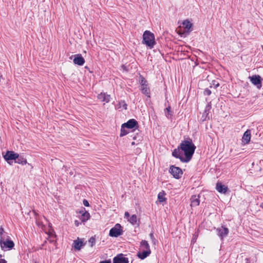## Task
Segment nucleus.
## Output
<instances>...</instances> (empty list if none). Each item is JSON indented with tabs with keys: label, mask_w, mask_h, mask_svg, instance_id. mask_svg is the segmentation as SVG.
Returning <instances> with one entry per match:
<instances>
[{
	"label": "nucleus",
	"mask_w": 263,
	"mask_h": 263,
	"mask_svg": "<svg viewBox=\"0 0 263 263\" xmlns=\"http://www.w3.org/2000/svg\"><path fill=\"white\" fill-rule=\"evenodd\" d=\"M196 148L192 140L188 138L187 140L182 141L177 148L172 152V156L179 159L183 163L189 162L192 158Z\"/></svg>",
	"instance_id": "f257e3e1"
},
{
	"label": "nucleus",
	"mask_w": 263,
	"mask_h": 263,
	"mask_svg": "<svg viewBox=\"0 0 263 263\" xmlns=\"http://www.w3.org/2000/svg\"><path fill=\"white\" fill-rule=\"evenodd\" d=\"M139 127V124L138 121L135 119H130L127 122L124 123L121 125L120 136L123 137L129 133L128 130L125 129H130L133 131H135L136 129Z\"/></svg>",
	"instance_id": "f03ea898"
},
{
	"label": "nucleus",
	"mask_w": 263,
	"mask_h": 263,
	"mask_svg": "<svg viewBox=\"0 0 263 263\" xmlns=\"http://www.w3.org/2000/svg\"><path fill=\"white\" fill-rule=\"evenodd\" d=\"M142 43L145 44L150 49L153 48L156 44L154 33L148 30L145 31L143 34Z\"/></svg>",
	"instance_id": "7ed1b4c3"
},
{
	"label": "nucleus",
	"mask_w": 263,
	"mask_h": 263,
	"mask_svg": "<svg viewBox=\"0 0 263 263\" xmlns=\"http://www.w3.org/2000/svg\"><path fill=\"white\" fill-rule=\"evenodd\" d=\"M216 234L219 236L221 240L226 237L229 233V230L227 225L222 224L220 227L216 229Z\"/></svg>",
	"instance_id": "20e7f679"
},
{
	"label": "nucleus",
	"mask_w": 263,
	"mask_h": 263,
	"mask_svg": "<svg viewBox=\"0 0 263 263\" xmlns=\"http://www.w3.org/2000/svg\"><path fill=\"white\" fill-rule=\"evenodd\" d=\"M140 80L139 83L141 86V91L145 96L150 97V89L148 87V82L142 76H140Z\"/></svg>",
	"instance_id": "39448f33"
},
{
	"label": "nucleus",
	"mask_w": 263,
	"mask_h": 263,
	"mask_svg": "<svg viewBox=\"0 0 263 263\" xmlns=\"http://www.w3.org/2000/svg\"><path fill=\"white\" fill-rule=\"evenodd\" d=\"M0 246L1 249L3 251L10 250L14 248V243L11 239H9V238H7V240L5 241L0 239Z\"/></svg>",
	"instance_id": "423d86ee"
},
{
	"label": "nucleus",
	"mask_w": 263,
	"mask_h": 263,
	"mask_svg": "<svg viewBox=\"0 0 263 263\" xmlns=\"http://www.w3.org/2000/svg\"><path fill=\"white\" fill-rule=\"evenodd\" d=\"M123 231L122 227L119 223H117L113 228H112L109 233V235L111 237H118L122 235Z\"/></svg>",
	"instance_id": "0eeeda50"
},
{
	"label": "nucleus",
	"mask_w": 263,
	"mask_h": 263,
	"mask_svg": "<svg viewBox=\"0 0 263 263\" xmlns=\"http://www.w3.org/2000/svg\"><path fill=\"white\" fill-rule=\"evenodd\" d=\"M249 79L250 82L255 86L257 88L260 89L262 87V82L263 79L258 74H254L252 76H249Z\"/></svg>",
	"instance_id": "6e6552de"
},
{
	"label": "nucleus",
	"mask_w": 263,
	"mask_h": 263,
	"mask_svg": "<svg viewBox=\"0 0 263 263\" xmlns=\"http://www.w3.org/2000/svg\"><path fill=\"white\" fill-rule=\"evenodd\" d=\"M169 172L175 179H177L181 178L183 174V172L181 168L179 167L175 166V165L170 166Z\"/></svg>",
	"instance_id": "1a4fd4ad"
},
{
	"label": "nucleus",
	"mask_w": 263,
	"mask_h": 263,
	"mask_svg": "<svg viewBox=\"0 0 263 263\" xmlns=\"http://www.w3.org/2000/svg\"><path fill=\"white\" fill-rule=\"evenodd\" d=\"M3 157L9 164H11L13 162L12 161H15V159L17 158V153L13 151H7L3 155Z\"/></svg>",
	"instance_id": "9d476101"
},
{
	"label": "nucleus",
	"mask_w": 263,
	"mask_h": 263,
	"mask_svg": "<svg viewBox=\"0 0 263 263\" xmlns=\"http://www.w3.org/2000/svg\"><path fill=\"white\" fill-rule=\"evenodd\" d=\"M122 253L117 254L113 258L112 263H128V258Z\"/></svg>",
	"instance_id": "9b49d317"
},
{
	"label": "nucleus",
	"mask_w": 263,
	"mask_h": 263,
	"mask_svg": "<svg viewBox=\"0 0 263 263\" xmlns=\"http://www.w3.org/2000/svg\"><path fill=\"white\" fill-rule=\"evenodd\" d=\"M183 27L184 28L185 31L183 32V34L186 36L193 30V24L191 23L188 20H184L182 23Z\"/></svg>",
	"instance_id": "f8f14e48"
},
{
	"label": "nucleus",
	"mask_w": 263,
	"mask_h": 263,
	"mask_svg": "<svg viewBox=\"0 0 263 263\" xmlns=\"http://www.w3.org/2000/svg\"><path fill=\"white\" fill-rule=\"evenodd\" d=\"M79 213L80 214H81L79 218L82 222H86L90 217V214L88 211H86L85 210V209L84 208L82 207L81 210L80 211Z\"/></svg>",
	"instance_id": "ddd939ff"
},
{
	"label": "nucleus",
	"mask_w": 263,
	"mask_h": 263,
	"mask_svg": "<svg viewBox=\"0 0 263 263\" xmlns=\"http://www.w3.org/2000/svg\"><path fill=\"white\" fill-rule=\"evenodd\" d=\"M73 63L79 66H82L85 63V59L81 54H77L73 55Z\"/></svg>",
	"instance_id": "4468645a"
},
{
	"label": "nucleus",
	"mask_w": 263,
	"mask_h": 263,
	"mask_svg": "<svg viewBox=\"0 0 263 263\" xmlns=\"http://www.w3.org/2000/svg\"><path fill=\"white\" fill-rule=\"evenodd\" d=\"M211 109V102L209 103L205 106L204 110L202 114V116L201 117V120L202 121H204L206 120L210 119V117L209 116V111Z\"/></svg>",
	"instance_id": "2eb2a0df"
},
{
	"label": "nucleus",
	"mask_w": 263,
	"mask_h": 263,
	"mask_svg": "<svg viewBox=\"0 0 263 263\" xmlns=\"http://www.w3.org/2000/svg\"><path fill=\"white\" fill-rule=\"evenodd\" d=\"M216 189L218 192L222 194H226L229 190L228 186L220 182H217Z\"/></svg>",
	"instance_id": "dca6fc26"
},
{
	"label": "nucleus",
	"mask_w": 263,
	"mask_h": 263,
	"mask_svg": "<svg viewBox=\"0 0 263 263\" xmlns=\"http://www.w3.org/2000/svg\"><path fill=\"white\" fill-rule=\"evenodd\" d=\"M85 243L83 242L82 239L78 238L77 239L74 240L72 247L74 248L75 250L79 251L81 249L82 247L85 246Z\"/></svg>",
	"instance_id": "f3484780"
},
{
	"label": "nucleus",
	"mask_w": 263,
	"mask_h": 263,
	"mask_svg": "<svg viewBox=\"0 0 263 263\" xmlns=\"http://www.w3.org/2000/svg\"><path fill=\"white\" fill-rule=\"evenodd\" d=\"M98 99L102 102H105L108 103L110 101L111 97L110 95H108L107 93L101 92L98 95Z\"/></svg>",
	"instance_id": "a211bd4d"
},
{
	"label": "nucleus",
	"mask_w": 263,
	"mask_h": 263,
	"mask_svg": "<svg viewBox=\"0 0 263 263\" xmlns=\"http://www.w3.org/2000/svg\"><path fill=\"white\" fill-rule=\"evenodd\" d=\"M251 137V130L247 129L243 135L242 138V142H243L245 144H248L250 141Z\"/></svg>",
	"instance_id": "6ab92c4d"
},
{
	"label": "nucleus",
	"mask_w": 263,
	"mask_h": 263,
	"mask_svg": "<svg viewBox=\"0 0 263 263\" xmlns=\"http://www.w3.org/2000/svg\"><path fill=\"white\" fill-rule=\"evenodd\" d=\"M151 253V251L143 250L142 252L139 251L137 253V256L139 258L143 260L148 256Z\"/></svg>",
	"instance_id": "aec40b11"
},
{
	"label": "nucleus",
	"mask_w": 263,
	"mask_h": 263,
	"mask_svg": "<svg viewBox=\"0 0 263 263\" xmlns=\"http://www.w3.org/2000/svg\"><path fill=\"white\" fill-rule=\"evenodd\" d=\"M199 197H200L199 195L197 196L196 195H194L191 196V206H196L199 204V203H200Z\"/></svg>",
	"instance_id": "412c9836"
},
{
	"label": "nucleus",
	"mask_w": 263,
	"mask_h": 263,
	"mask_svg": "<svg viewBox=\"0 0 263 263\" xmlns=\"http://www.w3.org/2000/svg\"><path fill=\"white\" fill-rule=\"evenodd\" d=\"M15 163H17L18 164H21L22 165L26 164L27 162V160L23 157L22 156H20L17 154V158L15 159Z\"/></svg>",
	"instance_id": "4be33fe9"
},
{
	"label": "nucleus",
	"mask_w": 263,
	"mask_h": 263,
	"mask_svg": "<svg viewBox=\"0 0 263 263\" xmlns=\"http://www.w3.org/2000/svg\"><path fill=\"white\" fill-rule=\"evenodd\" d=\"M165 193L162 191L160 192L158 195V199L160 203L166 201V198H165Z\"/></svg>",
	"instance_id": "5701e85b"
},
{
	"label": "nucleus",
	"mask_w": 263,
	"mask_h": 263,
	"mask_svg": "<svg viewBox=\"0 0 263 263\" xmlns=\"http://www.w3.org/2000/svg\"><path fill=\"white\" fill-rule=\"evenodd\" d=\"M165 116L168 119H171L173 115V112L171 110V107L170 106H168L166 107L165 110Z\"/></svg>",
	"instance_id": "b1692460"
},
{
	"label": "nucleus",
	"mask_w": 263,
	"mask_h": 263,
	"mask_svg": "<svg viewBox=\"0 0 263 263\" xmlns=\"http://www.w3.org/2000/svg\"><path fill=\"white\" fill-rule=\"evenodd\" d=\"M140 247L144 248V249H146V250H149V251H151V249H150L149 245L147 241H146L145 240H142L140 242Z\"/></svg>",
	"instance_id": "393cba45"
},
{
	"label": "nucleus",
	"mask_w": 263,
	"mask_h": 263,
	"mask_svg": "<svg viewBox=\"0 0 263 263\" xmlns=\"http://www.w3.org/2000/svg\"><path fill=\"white\" fill-rule=\"evenodd\" d=\"M129 221L133 224L137 223V217L136 215H132L129 219Z\"/></svg>",
	"instance_id": "a878e982"
},
{
	"label": "nucleus",
	"mask_w": 263,
	"mask_h": 263,
	"mask_svg": "<svg viewBox=\"0 0 263 263\" xmlns=\"http://www.w3.org/2000/svg\"><path fill=\"white\" fill-rule=\"evenodd\" d=\"M119 108L123 107L124 109H127V105L125 101L121 100L119 102Z\"/></svg>",
	"instance_id": "bb28decb"
},
{
	"label": "nucleus",
	"mask_w": 263,
	"mask_h": 263,
	"mask_svg": "<svg viewBox=\"0 0 263 263\" xmlns=\"http://www.w3.org/2000/svg\"><path fill=\"white\" fill-rule=\"evenodd\" d=\"M89 242L90 243V247H92L96 243V238L95 236H92L91 237L89 240Z\"/></svg>",
	"instance_id": "cd10ccee"
},
{
	"label": "nucleus",
	"mask_w": 263,
	"mask_h": 263,
	"mask_svg": "<svg viewBox=\"0 0 263 263\" xmlns=\"http://www.w3.org/2000/svg\"><path fill=\"white\" fill-rule=\"evenodd\" d=\"M213 86L215 88H217L219 86V84L216 81L213 80L212 81V85L210 86V87L212 88Z\"/></svg>",
	"instance_id": "c85d7f7f"
},
{
	"label": "nucleus",
	"mask_w": 263,
	"mask_h": 263,
	"mask_svg": "<svg viewBox=\"0 0 263 263\" xmlns=\"http://www.w3.org/2000/svg\"><path fill=\"white\" fill-rule=\"evenodd\" d=\"M203 94L205 96H210L211 94V91L209 88H206L203 91Z\"/></svg>",
	"instance_id": "c756f323"
},
{
	"label": "nucleus",
	"mask_w": 263,
	"mask_h": 263,
	"mask_svg": "<svg viewBox=\"0 0 263 263\" xmlns=\"http://www.w3.org/2000/svg\"><path fill=\"white\" fill-rule=\"evenodd\" d=\"M149 237H150V238H151V239L152 240V242H153L154 244H155L156 241H157V240H156V238H155L153 233H150V234H149Z\"/></svg>",
	"instance_id": "7c9ffc66"
},
{
	"label": "nucleus",
	"mask_w": 263,
	"mask_h": 263,
	"mask_svg": "<svg viewBox=\"0 0 263 263\" xmlns=\"http://www.w3.org/2000/svg\"><path fill=\"white\" fill-rule=\"evenodd\" d=\"M2 237L3 238H4V239H3L4 241L7 240V238H9V239H11L10 237L8 235L7 233L2 235ZM0 239H2V236H0Z\"/></svg>",
	"instance_id": "2f4dec72"
},
{
	"label": "nucleus",
	"mask_w": 263,
	"mask_h": 263,
	"mask_svg": "<svg viewBox=\"0 0 263 263\" xmlns=\"http://www.w3.org/2000/svg\"><path fill=\"white\" fill-rule=\"evenodd\" d=\"M5 234H7V233L4 231V228L2 227H1L0 228V236H2V235ZM2 238H3V237H2Z\"/></svg>",
	"instance_id": "473e14b6"
},
{
	"label": "nucleus",
	"mask_w": 263,
	"mask_h": 263,
	"mask_svg": "<svg viewBox=\"0 0 263 263\" xmlns=\"http://www.w3.org/2000/svg\"><path fill=\"white\" fill-rule=\"evenodd\" d=\"M121 68L123 69V71H125L126 72L128 71V67L125 65H122Z\"/></svg>",
	"instance_id": "72a5a7b5"
},
{
	"label": "nucleus",
	"mask_w": 263,
	"mask_h": 263,
	"mask_svg": "<svg viewBox=\"0 0 263 263\" xmlns=\"http://www.w3.org/2000/svg\"><path fill=\"white\" fill-rule=\"evenodd\" d=\"M83 203L85 206H89V203L88 201L86 199H84L83 201Z\"/></svg>",
	"instance_id": "f704fd0d"
},
{
	"label": "nucleus",
	"mask_w": 263,
	"mask_h": 263,
	"mask_svg": "<svg viewBox=\"0 0 263 263\" xmlns=\"http://www.w3.org/2000/svg\"><path fill=\"white\" fill-rule=\"evenodd\" d=\"M133 139L134 140H137V139H138V141H140L141 139V137L140 136H139V135L134 136H133Z\"/></svg>",
	"instance_id": "c9c22d12"
},
{
	"label": "nucleus",
	"mask_w": 263,
	"mask_h": 263,
	"mask_svg": "<svg viewBox=\"0 0 263 263\" xmlns=\"http://www.w3.org/2000/svg\"><path fill=\"white\" fill-rule=\"evenodd\" d=\"M81 223L78 220L74 221V224L77 227H78Z\"/></svg>",
	"instance_id": "e433bc0d"
},
{
	"label": "nucleus",
	"mask_w": 263,
	"mask_h": 263,
	"mask_svg": "<svg viewBox=\"0 0 263 263\" xmlns=\"http://www.w3.org/2000/svg\"><path fill=\"white\" fill-rule=\"evenodd\" d=\"M49 237H55L57 236L55 233L49 234Z\"/></svg>",
	"instance_id": "4c0bfd02"
},
{
	"label": "nucleus",
	"mask_w": 263,
	"mask_h": 263,
	"mask_svg": "<svg viewBox=\"0 0 263 263\" xmlns=\"http://www.w3.org/2000/svg\"><path fill=\"white\" fill-rule=\"evenodd\" d=\"M7 261L4 259H1V263H7Z\"/></svg>",
	"instance_id": "58836bf2"
},
{
	"label": "nucleus",
	"mask_w": 263,
	"mask_h": 263,
	"mask_svg": "<svg viewBox=\"0 0 263 263\" xmlns=\"http://www.w3.org/2000/svg\"><path fill=\"white\" fill-rule=\"evenodd\" d=\"M246 263H250V259L248 258L245 259Z\"/></svg>",
	"instance_id": "ea45409f"
},
{
	"label": "nucleus",
	"mask_w": 263,
	"mask_h": 263,
	"mask_svg": "<svg viewBox=\"0 0 263 263\" xmlns=\"http://www.w3.org/2000/svg\"><path fill=\"white\" fill-rule=\"evenodd\" d=\"M85 69H87V70H89V72H90V73H92V71H90V70L88 66H85Z\"/></svg>",
	"instance_id": "a19ab883"
},
{
	"label": "nucleus",
	"mask_w": 263,
	"mask_h": 263,
	"mask_svg": "<svg viewBox=\"0 0 263 263\" xmlns=\"http://www.w3.org/2000/svg\"><path fill=\"white\" fill-rule=\"evenodd\" d=\"M125 216L129 217V214L127 212H126L125 213Z\"/></svg>",
	"instance_id": "79ce46f5"
},
{
	"label": "nucleus",
	"mask_w": 263,
	"mask_h": 263,
	"mask_svg": "<svg viewBox=\"0 0 263 263\" xmlns=\"http://www.w3.org/2000/svg\"><path fill=\"white\" fill-rule=\"evenodd\" d=\"M260 207L262 209H263V202H262L260 205Z\"/></svg>",
	"instance_id": "37998d69"
},
{
	"label": "nucleus",
	"mask_w": 263,
	"mask_h": 263,
	"mask_svg": "<svg viewBox=\"0 0 263 263\" xmlns=\"http://www.w3.org/2000/svg\"><path fill=\"white\" fill-rule=\"evenodd\" d=\"M135 142H132V145H135Z\"/></svg>",
	"instance_id": "c03bdc74"
},
{
	"label": "nucleus",
	"mask_w": 263,
	"mask_h": 263,
	"mask_svg": "<svg viewBox=\"0 0 263 263\" xmlns=\"http://www.w3.org/2000/svg\"><path fill=\"white\" fill-rule=\"evenodd\" d=\"M50 242H53V240H50Z\"/></svg>",
	"instance_id": "a18cd8bd"
},
{
	"label": "nucleus",
	"mask_w": 263,
	"mask_h": 263,
	"mask_svg": "<svg viewBox=\"0 0 263 263\" xmlns=\"http://www.w3.org/2000/svg\"><path fill=\"white\" fill-rule=\"evenodd\" d=\"M3 255H0V257H2Z\"/></svg>",
	"instance_id": "49530a36"
}]
</instances>
